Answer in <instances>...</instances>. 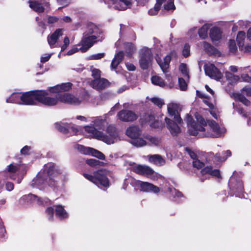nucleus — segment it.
<instances>
[{"label":"nucleus","instance_id":"nucleus-6","mask_svg":"<svg viewBox=\"0 0 251 251\" xmlns=\"http://www.w3.org/2000/svg\"><path fill=\"white\" fill-rule=\"evenodd\" d=\"M20 165L15 163L7 166L4 172L6 177L16 180L18 183H20L23 179V175L20 174Z\"/></svg>","mask_w":251,"mask_h":251},{"label":"nucleus","instance_id":"nucleus-38","mask_svg":"<svg viewBox=\"0 0 251 251\" xmlns=\"http://www.w3.org/2000/svg\"><path fill=\"white\" fill-rule=\"evenodd\" d=\"M246 35L244 31H239L237 36V42L240 49H243Z\"/></svg>","mask_w":251,"mask_h":251},{"label":"nucleus","instance_id":"nucleus-52","mask_svg":"<svg viewBox=\"0 0 251 251\" xmlns=\"http://www.w3.org/2000/svg\"><path fill=\"white\" fill-rule=\"evenodd\" d=\"M233 188L235 189L237 191V192H239L240 193L242 192L244 190L242 182L240 180H238L237 181V184L236 186H234Z\"/></svg>","mask_w":251,"mask_h":251},{"label":"nucleus","instance_id":"nucleus-1","mask_svg":"<svg viewBox=\"0 0 251 251\" xmlns=\"http://www.w3.org/2000/svg\"><path fill=\"white\" fill-rule=\"evenodd\" d=\"M84 130L88 133L90 138L102 141L108 145L113 144L119 140L118 134L115 127L112 125L107 127L105 133L98 130L93 125L83 127Z\"/></svg>","mask_w":251,"mask_h":251},{"label":"nucleus","instance_id":"nucleus-28","mask_svg":"<svg viewBox=\"0 0 251 251\" xmlns=\"http://www.w3.org/2000/svg\"><path fill=\"white\" fill-rule=\"evenodd\" d=\"M100 33V30L95 25L89 24L87 25L86 30L83 34H87L88 36L98 35L99 37Z\"/></svg>","mask_w":251,"mask_h":251},{"label":"nucleus","instance_id":"nucleus-64","mask_svg":"<svg viewBox=\"0 0 251 251\" xmlns=\"http://www.w3.org/2000/svg\"><path fill=\"white\" fill-rule=\"evenodd\" d=\"M241 78L244 81L251 83V77L247 74L242 75H241Z\"/></svg>","mask_w":251,"mask_h":251},{"label":"nucleus","instance_id":"nucleus-29","mask_svg":"<svg viewBox=\"0 0 251 251\" xmlns=\"http://www.w3.org/2000/svg\"><path fill=\"white\" fill-rule=\"evenodd\" d=\"M202 175L209 174L218 178H221V176L218 169H213L211 166H206L201 170Z\"/></svg>","mask_w":251,"mask_h":251},{"label":"nucleus","instance_id":"nucleus-43","mask_svg":"<svg viewBox=\"0 0 251 251\" xmlns=\"http://www.w3.org/2000/svg\"><path fill=\"white\" fill-rule=\"evenodd\" d=\"M226 76L230 83H235L240 79L239 76L235 75L230 72H226Z\"/></svg>","mask_w":251,"mask_h":251},{"label":"nucleus","instance_id":"nucleus-11","mask_svg":"<svg viewBox=\"0 0 251 251\" xmlns=\"http://www.w3.org/2000/svg\"><path fill=\"white\" fill-rule=\"evenodd\" d=\"M181 110V106L178 103L171 102L167 105V111L169 115L174 117L175 120L179 124H181L182 122L179 113Z\"/></svg>","mask_w":251,"mask_h":251},{"label":"nucleus","instance_id":"nucleus-54","mask_svg":"<svg viewBox=\"0 0 251 251\" xmlns=\"http://www.w3.org/2000/svg\"><path fill=\"white\" fill-rule=\"evenodd\" d=\"M92 75L94 79H99L100 78V71L97 69L92 70Z\"/></svg>","mask_w":251,"mask_h":251},{"label":"nucleus","instance_id":"nucleus-36","mask_svg":"<svg viewBox=\"0 0 251 251\" xmlns=\"http://www.w3.org/2000/svg\"><path fill=\"white\" fill-rule=\"evenodd\" d=\"M55 213L56 216L60 219H64L68 218V214L61 205H57L55 206Z\"/></svg>","mask_w":251,"mask_h":251},{"label":"nucleus","instance_id":"nucleus-7","mask_svg":"<svg viewBox=\"0 0 251 251\" xmlns=\"http://www.w3.org/2000/svg\"><path fill=\"white\" fill-rule=\"evenodd\" d=\"M209 129L205 136L211 137H219L226 131L224 128H221L218 124L213 120H209L207 121Z\"/></svg>","mask_w":251,"mask_h":251},{"label":"nucleus","instance_id":"nucleus-50","mask_svg":"<svg viewBox=\"0 0 251 251\" xmlns=\"http://www.w3.org/2000/svg\"><path fill=\"white\" fill-rule=\"evenodd\" d=\"M228 47L229 50L232 53H234L237 50V47L234 40H230L229 41Z\"/></svg>","mask_w":251,"mask_h":251},{"label":"nucleus","instance_id":"nucleus-22","mask_svg":"<svg viewBox=\"0 0 251 251\" xmlns=\"http://www.w3.org/2000/svg\"><path fill=\"white\" fill-rule=\"evenodd\" d=\"M107 114H104L101 116L92 117L91 122L95 127L99 129H102L107 124L106 119Z\"/></svg>","mask_w":251,"mask_h":251},{"label":"nucleus","instance_id":"nucleus-35","mask_svg":"<svg viewBox=\"0 0 251 251\" xmlns=\"http://www.w3.org/2000/svg\"><path fill=\"white\" fill-rule=\"evenodd\" d=\"M40 199V198H38L36 196L31 194L25 195L21 199V200L26 201L27 202H37L43 203V202L41 201Z\"/></svg>","mask_w":251,"mask_h":251},{"label":"nucleus","instance_id":"nucleus-21","mask_svg":"<svg viewBox=\"0 0 251 251\" xmlns=\"http://www.w3.org/2000/svg\"><path fill=\"white\" fill-rule=\"evenodd\" d=\"M63 30L62 29H56L52 34L48 36L47 40L49 45L51 48L57 47L56 45L57 40L63 35Z\"/></svg>","mask_w":251,"mask_h":251},{"label":"nucleus","instance_id":"nucleus-45","mask_svg":"<svg viewBox=\"0 0 251 251\" xmlns=\"http://www.w3.org/2000/svg\"><path fill=\"white\" fill-rule=\"evenodd\" d=\"M161 0H157V2L153 8L150 9L148 13L151 15H154L157 14L158 11L160 8V1Z\"/></svg>","mask_w":251,"mask_h":251},{"label":"nucleus","instance_id":"nucleus-58","mask_svg":"<svg viewBox=\"0 0 251 251\" xmlns=\"http://www.w3.org/2000/svg\"><path fill=\"white\" fill-rule=\"evenodd\" d=\"M86 163L92 166L98 165L100 162L95 159H90L86 160Z\"/></svg>","mask_w":251,"mask_h":251},{"label":"nucleus","instance_id":"nucleus-32","mask_svg":"<svg viewBox=\"0 0 251 251\" xmlns=\"http://www.w3.org/2000/svg\"><path fill=\"white\" fill-rule=\"evenodd\" d=\"M221 35L222 32L218 28H212L210 31L209 35L213 42L219 41L221 38Z\"/></svg>","mask_w":251,"mask_h":251},{"label":"nucleus","instance_id":"nucleus-57","mask_svg":"<svg viewBox=\"0 0 251 251\" xmlns=\"http://www.w3.org/2000/svg\"><path fill=\"white\" fill-rule=\"evenodd\" d=\"M46 213L49 216V219L51 220L53 216L54 209L51 207H48L46 210Z\"/></svg>","mask_w":251,"mask_h":251},{"label":"nucleus","instance_id":"nucleus-25","mask_svg":"<svg viewBox=\"0 0 251 251\" xmlns=\"http://www.w3.org/2000/svg\"><path fill=\"white\" fill-rule=\"evenodd\" d=\"M223 153L226 154V156H224L223 157H220L219 153H217L215 155H214L213 153L209 152L206 155V160L208 162L210 161V159L211 158L213 162L224 161L226 159L227 157L230 156L231 155V151L229 150H227Z\"/></svg>","mask_w":251,"mask_h":251},{"label":"nucleus","instance_id":"nucleus-55","mask_svg":"<svg viewBox=\"0 0 251 251\" xmlns=\"http://www.w3.org/2000/svg\"><path fill=\"white\" fill-rule=\"evenodd\" d=\"M190 46L188 44H185L184 46L182 51L183 55L184 57H188L190 54Z\"/></svg>","mask_w":251,"mask_h":251},{"label":"nucleus","instance_id":"nucleus-62","mask_svg":"<svg viewBox=\"0 0 251 251\" xmlns=\"http://www.w3.org/2000/svg\"><path fill=\"white\" fill-rule=\"evenodd\" d=\"M57 2L62 6H66L70 3V0H57Z\"/></svg>","mask_w":251,"mask_h":251},{"label":"nucleus","instance_id":"nucleus-16","mask_svg":"<svg viewBox=\"0 0 251 251\" xmlns=\"http://www.w3.org/2000/svg\"><path fill=\"white\" fill-rule=\"evenodd\" d=\"M242 94L236 93L234 95L235 99L240 101L246 106L250 105L251 102L246 99L243 95L248 97H251V86H246L243 88L241 90Z\"/></svg>","mask_w":251,"mask_h":251},{"label":"nucleus","instance_id":"nucleus-60","mask_svg":"<svg viewBox=\"0 0 251 251\" xmlns=\"http://www.w3.org/2000/svg\"><path fill=\"white\" fill-rule=\"evenodd\" d=\"M51 53H50V54H46L45 55V56H42L41 57V62L42 63H45V62H47L48 61H49V60L50 59L51 56Z\"/></svg>","mask_w":251,"mask_h":251},{"label":"nucleus","instance_id":"nucleus-48","mask_svg":"<svg viewBox=\"0 0 251 251\" xmlns=\"http://www.w3.org/2000/svg\"><path fill=\"white\" fill-rule=\"evenodd\" d=\"M202 46L206 51L210 53H214V48L209 43L206 42H203L202 43Z\"/></svg>","mask_w":251,"mask_h":251},{"label":"nucleus","instance_id":"nucleus-56","mask_svg":"<svg viewBox=\"0 0 251 251\" xmlns=\"http://www.w3.org/2000/svg\"><path fill=\"white\" fill-rule=\"evenodd\" d=\"M70 44V40L68 37H65L64 39L63 44L61 47V51H63L65 50Z\"/></svg>","mask_w":251,"mask_h":251},{"label":"nucleus","instance_id":"nucleus-26","mask_svg":"<svg viewBox=\"0 0 251 251\" xmlns=\"http://www.w3.org/2000/svg\"><path fill=\"white\" fill-rule=\"evenodd\" d=\"M165 120L167 127L172 135H176L180 132L179 126L175 122L167 117L165 118Z\"/></svg>","mask_w":251,"mask_h":251},{"label":"nucleus","instance_id":"nucleus-10","mask_svg":"<svg viewBox=\"0 0 251 251\" xmlns=\"http://www.w3.org/2000/svg\"><path fill=\"white\" fill-rule=\"evenodd\" d=\"M39 102L43 104L48 106H52L58 104L60 101V95L54 97L47 96L46 93L44 91H40Z\"/></svg>","mask_w":251,"mask_h":251},{"label":"nucleus","instance_id":"nucleus-5","mask_svg":"<svg viewBox=\"0 0 251 251\" xmlns=\"http://www.w3.org/2000/svg\"><path fill=\"white\" fill-rule=\"evenodd\" d=\"M153 54L150 49L143 47L139 53V64L143 70L148 69L151 65Z\"/></svg>","mask_w":251,"mask_h":251},{"label":"nucleus","instance_id":"nucleus-59","mask_svg":"<svg viewBox=\"0 0 251 251\" xmlns=\"http://www.w3.org/2000/svg\"><path fill=\"white\" fill-rule=\"evenodd\" d=\"M55 126L57 129H58V130L62 132L66 133L67 132L68 129L59 123H56L55 125Z\"/></svg>","mask_w":251,"mask_h":251},{"label":"nucleus","instance_id":"nucleus-4","mask_svg":"<svg viewBox=\"0 0 251 251\" xmlns=\"http://www.w3.org/2000/svg\"><path fill=\"white\" fill-rule=\"evenodd\" d=\"M83 176L85 178L92 182L98 187L107 188L109 186V180L105 175V172L103 170L94 173V176L84 173Z\"/></svg>","mask_w":251,"mask_h":251},{"label":"nucleus","instance_id":"nucleus-18","mask_svg":"<svg viewBox=\"0 0 251 251\" xmlns=\"http://www.w3.org/2000/svg\"><path fill=\"white\" fill-rule=\"evenodd\" d=\"M29 7L37 12H44L49 3L45 0H29Z\"/></svg>","mask_w":251,"mask_h":251},{"label":"nucleus","instance_id":"nucleus-63","mask_svg":"<svg viewBox=\"0 0 251 251\" xmlns=\"http://www.w3.org/2000/svg\"><path fill=\"white\" fill-rule=\"evenodd\" d=\"M126 68L127 69V70H129V71H134L135 70V66L133 64H132L131 63L126 62Z\"/></svg>","mask_w":251,"mask_h":251},{"label":"nucleus","instance_id":"nucleus-33","mask_svg":"<svg viewBox=\"0 0 251 251\" xmlns=\"http://www.w3.org/2000/svg\"><path fill=\"white\" fill-rule=\"evenodd\" d=\"M124 57L123 51H120L116 53L114 59L112 60L111 67L112 69H115L120 63L122 61Z\"/></svg>","mask_w":251,"mask_h":251},{"label":"nucleus","instance_id":"nucleus-49","mask_svg":"<svg viewBox=\"0 0 251 251\" xmlns=\"http://www.w3.org/2000/svg\"><path fill=\"white\" fill-rule=\"evenodd\" d=\"M179 70L183 74L184 76L187 77L189 78L188 72L187 70V66L184 63H181L179 67Z\"/></svg>","mask_w":251,"mask_h":251},{"label":"nucleus","instance_id":"nucleus-23","mask_svg":"<svg viewBox=\"0 0 251 251\" xmlns=\"http://www.w3.org/2000/svg\"><path fill=\"white\" fill-rule=\"evenodd\" d=\"M90 85L94 89L100 91L106 88L109 85V83L106 79L100 78L94 79L91 81Z\"/></svg>","mask_w":251,"mask_h":251},{"label":"nucleus","instance_id":"nucleus-13","mask_svg":"<svg viewBox=\"0 0 251 251\" xmlns=\"http://www.w3.org/2000/svg\"><path fill=\"white\" fill-rule=\"evenodd\" d=\"M131 170L137 174L151 177L154 174V171L150 167L141 165H137L134 163L130 164Z\"/></svg>","mask_w":251,"mask_h":251},{"label":"nucleus","instance_id":"nucleus-19","mask_svg":"<svg viewBox=\"0 0 251 251\" xmlns=\"http://www.w3.org/2000/svg\"><path fill=\"white\" fill-rule=\"evenodd\" d=\"M117 116L121 121L126 122L133 121L137 118V116L133 112L127 110L120 111Z\"/></svg>","mask_w":251,"mask_h":251},{"label":"nucleus","instance_id":"nucleus-37","mask_svg":"<svg viewBox=\"0 0 251 251\" xmlns=\"http://www.w3.org/2000/svg\"><path fill=\"white\" fill-rule=\"evenodd\" d=\"M174 0H161L160 1V5L161 6L163 3H164V9L169 11L170 10H174L175 6L174 3Z\"/></svg>","mask_w":251,"mask_h":251},{"label":"nucleus","instance_id":"nucleus-14","mask_svg":"<svg viewBox=\"0 0 251 251\" xmlns=\"http://www.w3.org/2000/svg\"><path fill=\"white\" fill-rule=\"evenodd\" d=\"M204 71L206 75L217 80H220L223 76L222 74L212 64L205 65Z\"/></svg>","mask_w":251,"mask_h":251},{"label":"nucleus","instance_id":"nucleus-24","mask_svg":"<svg viewBox=\"0 0 251 251\" xmlns=\"http://www.w3.org/2000/svg\"><path fill=\"white\" fill-rule=\"evenodd\" d=\"M72 86V84L70 82L64 83L49 88V91L51 93H62L69 91Z\"/></svg>","mask_w":251,"mask_h":251},{"label":"nucleus","instance_id":"nucleus-61","mask_svg":"<svg viewBox=\"0 0 251 251\" xmlns=\"http://www.w3.org/2000/svg\"><path fill=\"white\" fill-rule=\"evenodd\" d=\"M5 188L6 190L8 191H11L14 189V184L13 183L10 182H7L5 184Z\"/></svg>","mask_w":251,"mask_h":251},{"label":"nucleus","instance_id":"nucleus-34","mask_svg":"<svg viewBox=\"0 0 251 251\" xmlns=\"http://www.w3.org/2000/svg\"><path fill=\"white\" fill-rule=\"evenodd\" d=\"M22 95L20 93H14L6 99L7 102L15 103L22 104L21 101Z\"/></svg>","mask_w":251,"mask_h":251},{"label":"nucleus","instance_id":"nucleus-39","mask_svg":"<svg viewBox=\"0 0 251 251\" xmlns=\"http://www.w3.org/2000/svg\"><path fill=\"white\" fill-rule=\"evenodd\" d=\"M210 24H205L199 30V35L201 39H205L207 37L208 29L210 27Z\"/></svg>","mask_w":251,"mask_h":251},{"label":"nucleus","instance_id":"nucleus-3","mask_svg":"<svg viewBox=\"0 0 251 251\" xmlns=\"http://www.w3.org/2000/svg\"><path fill=\"white\" fill-rule=\"evenodd\" d=\"M195 117L197 120V123L193 121L192 117L189 114H187L185 118V120L189 126V132L193 136H197L198 131L205 130L204 127L206 126L204 120L201 115L197 113L195 114Z\"/></svg>","mask_w":251,"mask_h":251},{"label":"nucleus","instance_id":"nucleus-46","mask_svg":"<svg viewBox=\"0 0 251 251\" xmlns=\"http://www.w3.org/2000/svg\"><path fill=\"white\" fill-rule=\"evenodd\" d=\"M166 79L167 81L165 82L166 86L165 87H168L169 88H172L174 86V81L169 74H166L165 75Z\"/></svg>","mask_w":251,"mask_h":251},{"label":"nucleus","instance_id":"nucleus-31","mask_svg":"<svg viewBox=\"0 0 251 251\" xmlns=\"http://www.w3.org/2000/svg\"><path fill=\"white\" fill-rule=\"evenodd\" d=\"M148 159L150 162L158 166H162L165 164V160L158 154L148 155Z\"/></svg>","mask_w":251,"mask_h":251},{"label":"nucleus","instance_id":"nucleus-42","mask_svg":"<svg viewBox=\"0 0 251 251\" xmlns=\"http://www.w3.org/2000/svg\"><path fill=\"white\" fill-rule=\"evenodd\" d=\"M125 49L126 55L131 56L135 50L134 45L131 43H127L125 44Z\"/></svg>","mask_w":251,"mask_h":251},{"label":"nucleus","instance_id":"nucleus-20","mask_svg":"<svg viewBox=\"0 0 251 251\" xmlns=\"http://www.w3.org/2000/svg\"><path fill=\"white\" fill-rule=\"evenodd\" d=\"M137 185L139 186L140 190L143 192L157 193L160 191L158 187L147 182L138 180L137 182Z\"/></svg>","mask_w":251,"mask_h":251},{"label":"nucleus","instance_id":"nucleus-27","mask_svg":"<svg viewBox=\"0 0 251 251\" xmlns=\"http://www.w3.org/2000/svg\"><path fill=\"white\" fill-rule=\"evenodd\" d=\"M171 57L170 55H166L164 58V62H162L159 57H156V60L164 73L167 72V69L169 68Z\"/></svg>","mask_w":251,"mask_h":251},{"label":"nucleus","instance_id":"nucleus-40","mask_svg":"<svg viewBox=\"0 0 251 251\" xmlns=\"http://www.w3.org/2000/svg\"><path fill=\"white\" fill-rule=\"evenodd\" d=\"M151 82L152 83L156 85L159 86L161 87H165L166 84L162 78L158 76H153L151 77Z\"/></svg>","mask_w":251,"mask_h":251},{"label":"nucleus","instance_id":"nucleus-44","mask_svg":"<svg viewBox=\"0 0 251 251\" xmlns=\"http://www.w3.org/2000/svg\"><path fill=\"white\" fill-rule=\"evenodd\" d=\"M145 138L150 144L158 145L160 143V139L150 135L146 136Z\"/></svg>","mask_w":251,"mask_h":251},{"label":"nucleus","instance_id":"nucleus-9","mask_svg":"<svg viewBox=\"0 0 251 251\" xmlns=\"http://www.w3.org/2000/svg\"><path fill=\"white\" fill-rule=\"evenodd\" d=\"M98 38L99 36L98 35L88 36L87 34H83L82 40L79 45V46H81V47L79 48L80 50L82 52H86L97 42V39Z\"/></svg>","mask_w":251,"mask_h":251},{"label":"nucleus","instance_id":"nucleus-17","mask_svg":"<svg viewBox=\"0 0 251 251\" xmlns=\"http://www.w3.org/2000/svg\"><path fill=\"white\" fill-rule=\"evenodd\" d=\"M78 150L83 154L92 155L101 160L105 159V155L102 152L93 148L79 145L78 146Z\"/></svg>","mask_w":251,"mask_h":251},{"label":"nucleus","instance_id":"nucleus-53","mask_svg":"<svg viewBox=\"0 0 251 251\" xmlns=\"http://www.w3.org/2000/svg\"><path fill=\"white\" fill-rule=\"evenodd\" d=\"M203 165V163L198 159H196L193 161V166L194 168L200 169L202 167Z\"/></svg>","mask_w":251,"mask_h":251},{"label":"nucleus","instance_id":"nucleus-47","mask_svg":"<svg viewBox=\"0 0 251 251\" xmlns=\"http://www.w3.org/2000/svg\"><path fill=\"white\" fill-rule=\"evenodd\" d=\"M151 101L158 107L161 108L164 104L163 100L160 98L157 97L152 98L150 99Z\"/></svg>","mask_w":251,"mask_h":251},{"label":"nucleus","instance_id":"nucleus-15","mask_svg":"<svg viewBox=\"0 0 251 251\" xmlns=\"http://www.w3.org/2000/svg\"><path fill=\"white\" fill-rule=\"evenodd\" d=\"M60 101L61 102L71 104L73 105L80 104L82 99L74 96V95L65 93L60 95Z\"/></svg>","mask_w":251,"mask_h":251},{"label":"nucleus","instance_id":"nucleus-2","mask_svg":"<svg viewBox=\"0 0 251 251\" xmlns=\"http://www.w3.org/2000/svg\"><path fill=\"white\" fill-rule=\"evenodd\" d=\"M61 173V170L53 163H48L44 166L43 172L38 174L35 183L41 188H43L46 185L53 187L56 181L55 179Z\"/></svg>","mask_w":251,"mask_h":251},{"label":"nucleus","instance_id":"nucleus-30","mask_svg":"<svg viewBox=\"0 0 251 251\" xmlns=\"http://www.w3.org/2000/svg\"><path fill=\"white\" fill-rule=\"evenodd\" d=\"M140 130L139 128L137 126H132L129 127L126 131V135L130 137L131 139L135 138V137H139L140 135Z\"/></svg>","mask_w":251,"mask_h":251},{"label":"nucleus","instance_id":"nucleus-41","mask_svg":"<svg viewBox=\"0 0 251 251\" xmlns=\"http://www.w3.org/2000/svg\"><path fill=\"white\" fill-rule=\"evenodd\" d=\"M131 143L137 147H143L146 145V141L138 137L132 139Z\"/></svg>","mask_w":251,"mask_h":251},{"label":"nucleus","instance_id":"nucleus-12","mask_svg":"<svg viewBox=\"0 0 251 251\" xmlns=\"http://www.w3.org/2000/svg\"><path fill=\"white\" fill-rule=\"evenodd\" d=\"M132 0H108L107 1L109 6L119 10H124L130 8Z\"/></svg>","mask_w":251,"mask_h":251},{"label":"nucleus","instance_id":"nucleus-8","mask_svg":"<svg viewBox=\"0 0 251 251\" xmlns=\"http://www.w3.org/2000/svg\"><path fill=\"white\" fill-rule=\"evenodd\" d=\"M40 91L27 92L22 95V104L25 105L36 104V101H39Z\"/></svg>","mask_w":251,"mask_h":251},{"label":"nucleus","instance_id":"nucleus-51","mask_svg":"<svg viewBox=\"0 0 251 251\" xmlns=\"http://www.w3.org/2000/svg\"><path fill=\"white\" fill-rule=\"evenodd\" d=\"M178 83L180 89L181 91H184L186 90L187 87V84L183 78H179L178 79Z\"/></svg>","mask_w":251,"mask_h":251}]
</instances>
